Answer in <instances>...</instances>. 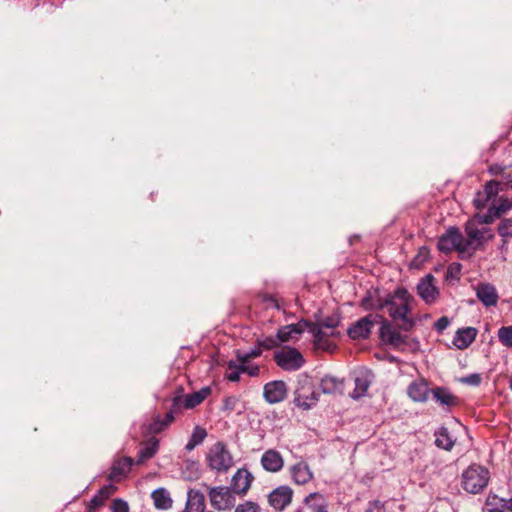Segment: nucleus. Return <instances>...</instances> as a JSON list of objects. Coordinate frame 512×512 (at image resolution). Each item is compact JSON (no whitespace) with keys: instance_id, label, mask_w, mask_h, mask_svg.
Masks as SVG:
<instances>
[{"instance_id":"f257e3e1","label":"nucleus","mask_w":512,"mask_h":512,"mask_svg":"<svg viewBox=\"0 0 512 512\" xmlns=\"http://www.w3.org/2000/svg\"><path fill=\"white\" fill-rule=\"evenodd\" d=\"M415 298L405 289L398 288L393 294L387 295V305L389 316L403 330H410L414 326V317L412 314Z\"/></svg>"},{"instance_id":"f03ea898","label":"nucleus","mask_w":512,"mask_h":512,"mask_svg":"<svg viewBox=\"0 0 512 512\" xmlns=\"http://www.w3.org/2000/svg\"><path fill=\"white\" fill-rule=\"evenodd\" d=\"M490 223H492L491 216H485L484 214L479 213L468 220L465 226V232L467 235L465 245L467 252L470 250L476 251L480 249L485 242L494 237L493 231L487 226Z\"/></svg>"},{"instance_id":"7ed1b4c3","label":"nucleus","mask_w":512,"mask_h":512,"mask_svg":"<svg viewBox=\"0 0 512 512\" xmlns=\"http://www.w3.org/2000/svg\"><path fill=\"white\" fill-rule=\"evenodd\" d=\"M489 470L478 464L470 465L461 476L462 488L471 494L480 493L489 483Z\"/></svg>"},{"instance_id":"20e7f679","label":"nucleus","mask_w":512,"mask_h":512,"mask_svg":"<svg viewBox=\"0 0 512 512\" xmlns=\"http://www.w3.org/2000/svg\"><path fill=\"white\" fill-rule=\"evenodd\" d=\"M206 463L216 473H226L233 467L234 459L223 442H216L207 451Z\"/></svg>"},{"instance_id":"39448f33","label":"nucleus","mask_w":512,"mask_h":512,"mask_svg":"<svg viewBox=\"0 0 512 512\" xmlns=\"http://www.w3.org/2000/svg\"><path fill=\"white\" fill-rule=\"evenodd\" d=\"M209 502L212 508L217 511H227L235 506L236 498L230 487L227 486H206Z\"/></svg>"},{"instance_id":"423d86ee","label":"nucleus","mask_w":512,"mask_h":512,"mask_svg":"<svg viewBox=\"0 0 512 512\" xmlns=\"http://www.w3.org/2000/svg\"><path fill=\"white\" fill-rule=\"evenodd\" d=\"M274 360L280 368L286 371H296L304 364L302 354L296 348L288 346L275 351Z\"/></svg>"},{"instance_id":"0eeeda50","label":"nucleus","mask_w":512,"mask_h":512,"mask_svg":"<svg viewBox=\"0 0 512 512\" xmlns=\"http://www.w3.org/2000/svg\"><path fill=\"white\" fill-rule=\"evenodd\" d=\"M438 248L441 252L449 253L454 250L460 254L467 252L465 239L456 227H450L447 231L439 237Z\"/></svg>"},{"instance_id":"6e6552de","label":"nucleus","mask_w":512,"mask_h":512,"mask_svg":"<svg viewBox=\"0 0 512 512\" xmlns=\"http://www.w3.org/2000/svg\"><path fill=\"white\" fill-rule=\"evenodd\" d=\"M378 319L382 316L369 314L359 319L348 328V336L353 340L367 339Z\"/></svg>"},{"instance_id":"1a4fd4ad","label":"nucleus","mask_w":512,"mask_h":512,"mask_svg":"<svg viewBox=\"0 0 512 512\" xmlns=\"http://www.w3.org/2000/svg\"><path fill=\"white\" fill-rule=\"evenodd\" d=\"M293 495L294 491L290 486H278L268 494V504L275 511L281 512L291 504Z\"/></svg>"},{"instance_id":"9d476101","label":"nucleus","mask_w":512,"mask_h":512,"mask_svg":"<svg viewBox=\"0 0 512 512\" xmlns=\"http://www.w3.org/2000/svg\"><path fill=\"white\" fill-rule=\"evenodd\" d=\"M211 393L210 387H203L197 392L187 395H177L173 397V407L175 410L193 409L201 404Z\"/></svg>"},{"instance_id":"9b49d317","label":"nucleus","mask_w":512,"mask_h":512,"mask_svg":"<svg viewBox=\"0 0 512 512\" xmlns=\"http://www.w3.org/2000/svg\"><path fill=\"white\" fill-rule=\"evenodd\" d=\"M253 481L252 473L246 468H240L232 476L230 489L234 494L244 496L249 491Z\"/></svg>"},{"instance_id":"f8f14e48","label":"nucleus","mask_w":512,"mask_h":512,"mask_svg":"<svg viewBox=\"0 0 512 512\" xmlns=\"http://www.w3.org/2000/svg\"><path fill=\"white\" fill-rule=\"evenodd\" d=\"M328 506V500L323 494L312 492L303 499L302 506L295 512H329Z\"/></svg>"},{"instance_id":"ddd939ff","label":"nucleus","mask_w":512,"mask_h":512,"mask_svg":"<svg viewBox=\"0 0 512 512\" xmlns=\"http://www.w3.org/2000/svg\"><path fill=\"white\" fill-rule=\"evenodd\" d=\"M500 183L497 181L488 182L483 191L476 194L474 198V205L477 209L490 207L492 202L496 201V196L500 190Z\"/></svg>"},{"instance_id":"4468645a","label":"nucleus","mask_w":512,"mask_h":512,"mask_svg":"<svg viewBox=\"0 0 512 512\" xmlns=\"http://www.w3.org/2000/svg\"><path fill=\"white\" fill-rule=\"evenodd\" d=\"M263 396L269 404L282 402L287 397V386L285 382L276 380L265 384Z\"/></svg>"},{"instance_id":"2eb2a0df","label":"nucleus","mask_w":512,"mask_h":512,"mask_svg":"<svg viewBox=\"0 0 512 512\" xmlns=\"http://www.w3.org/2000/svg\"><path fill=\"white\" fill-rule=\"evenodd\" d=\"M309 332L314 337V344L317 348L332 351L334 348V344H332L328 339L330 337H335L338 334H330V331L326 329L321 324H308Z\"/></svg>"},{"instance_id":"dca6fc26","label":"nucleus","mask_w":512,"mask_h":512,"mask_svg":"<svg viewBox=\"0 0 512 512\" xmlns=\"http://www.w3.org/2000/svg\"><path fill=\"white\" fill-rule=\"evenodd\" d=\"M434 277L429 274L425 276L417 285V291L419 296L427 303H434L438 297V289L434 284Z\"/></svg>"},{"instance_id":"f3484780","label":"nucleus","mask_w":512,"mask_h":512,"mask_svg":"<svg viewBox=\"0 0 512 512\" xmlns=\"http://www.w3.org/2000/svg\"><path fill=\"white\" fill-rule=\"evenodd\" d=\"M380 327V337L385 344L394 347H400L404 343L403 336L392 326V324L382 317Z\"/></svg>"},{"instance_id":"a211bd4d","label":"nucleus","mask_w":512,"mask_h":512,"mask_svg":"<svg viewBox=\"0 0 512 512\" xmlns=\"http://www.w3.org/2000/svg\"><path fill=\"white\" fill-rule=\"evenodd\" d=\"M261 465L264 470L276 473L283 468L284 459L278 451L269 449L263 453L261 457Z\"/></svg>"},{"instance_id":"6ab92c4d","label":"nucleus","mask_w":512,"mask_h":512,"mask_svg":"<svg viewBox=\"0 0 512 512\" xmlns=\"http://www.w3.org/2000/svg\"><path fill=\"white\" fill-rule=\"evenodd\" d=\"M476 295L479 301L486 307L495 306L499 299L496 288L489 283L478 284Z\"/></svg>"},{"instance_id":"aec40b11","label":"nucleus","mask_w":512,"mask_h":512,"mask_svg":"<svg viewBox=\"0 0 512 512\" xmlns=\"http://www.w3.org/2000/svg\"><path fill=\"white\" fill-rule=\"evenodd\" d=\"M290 475L292 480L297 485H305L313 479V472L309 465L300 461L290 467Z\"/></svg>"},{"instance_id":"412c9836","label":"nucleus","mask_w":512,"mask_h":512,"mask_svg":"<svg viewBox=\"0 0 512 512\" xmlns=\"http://www.w3.org/2000/svg\"><path fill=\"white\" fill-rule=\"evenodd\" d=\"M360 305L364 310H383L387 305V297L382 298L377 290H370L362 298Z\"/></svg>"},{"instance_id":"4be33fe9","label":"nucleus","mask_w":512,"mask_h":512,"mask_svg":"<svg viewBox=\"0 0 512 512\" xmlns=\"http://www.w3.org/2000/svg\"><path fill=\"white\" fill-rule=\"evenodd\" d=\"M306 327H308L307 322H299L297 324H291L281 327L277 332V336L280 343L297 339L298 336L304 331Z\"/></svg>"},{"instance_id":"5701e85b","label":"nucleus","mask_w":512,"mask_h":512,"mask_svg":"<svg viewBox=\"0 0 512 512\" xmlns=\"http://www.w3.org/2000/svg\"><path fill=\"white\" fill-rule=\"evenodd\" d=\"M355 388L351 393V397L354 399H359L363 397L370 384L372 382V374L369 371H361L359 372L354 379Z\"/></svg>"},{"instance_id":"b1692460","label":"nucleus","mask_w":512,"mask_h":512,"mask_svg":"<svg viewBox=\"0 0 512 512\" xmlns=\"http://www.w3.org/2000/svg\"><path fill=\"white\" fill-rule=\"evenodd\" d=\"M205 496L202 492L190 489L187 493L185 510L188 512H205Z\"/></svg>"},{"instance_id":"393cba45","label":"nucleus","mask_w":512,"mask_h":512,"mask_svg":"<svg viewBox=\"0 0 512 512\" xmlns=\"http://www.w3.org/2000/svg\"><path fill=\"white\" fill-rule=\"evenodd\" d=\"M476 335L477 330L473 327L460 329L456 332V335L454 336L453 344L458 349H466L475 340Z\"/></svg>"},{"instance_id":"a878e982","label":"nucleus","mask_w":512,"mask_h":512,"mask_svg":"<svg viewBox=\"0 0 512 512\" xmlns=\"http://www.w3.org/2000/svg\"><path fill=\"white\" fill-rule=\"evenodd\" d=\"M132 463L133 461L130 457H125L115 461L112 466L109 479L118 481L120 478L124 477L130 471Z\"/></svg>"},{"instance_id":"bb28decb","label":"nucleus","mask_w":512,"mask_h":512,"mask_svg":"<svg viewBox=\"0 0 512 512\" xmlns=\"http://www.w3.org/2000/svg\"><path fill=\"white\" fill-rule=\"evenodd\" d=\"M512 208V201L509 199L500 197H496V201L492 202L491 206L488 208V211L484 213L485 216H491L492 222L499 217L501 214L507 212Z\"/></svg>"},{"instance_id":"cd10ccee","label":"nucleus","mask_w":512,"mask_h":512,"mask_svg":"<svg viewBox=\"0 0 512 512\" xmlns=\"http://www.w3.org/2000/svg\"><path fill=\"white\" fill-rule=\"evenodd\" d=\"M153 503L157 509L166 510L172 507L173 500L169 491L165 488H158L151 494Z\"/></svg>"},{"instance_id":"c85d7f7f","label":"nucleus","mask_w":512,"mask_h":512,"mask_svg":"<svg viewBox=\"0 0 512 512\" xmlns=\"http://www.w3.org/2000/svg\"><path fill=\"white\" fill-rule=\"evenodd\" d=\"M407 392L413 401L424 402L428 398L429 389L426 383L415 381L408 386Z\"/></svg>"},{"instance_id":"c756f323","label":"nucleus","mask_w":512,"mask_h":512,"mask_svg":"<svg viewBox=\"0 0 512 512\" xmlns=\"http://www.w3.org/2000/svg\"><path fill=\"white\" fill-rule=\"evenodd\" d=\"M342 388V381L333 376H325L320 382V389L324 394H333L340 391Z\"/></svg>"},{"instance_id":"7c9ffc66","label":"nucleus","mask_w":512,"mask_h":512,"mask_svg":"<svg viewBox=\"0 0 512 512\" xmlns=\"http://www.w3.org/2000/svg\"><path fill=\"white\" fill-rule=\"evenodd\" d=\"M432 393L435 401L439 402L442 405L454 406L457 404L456 397L445 388L437 387L432 391Z\"/></svg>"},{"instance_id":"2f4dec72","label":"nucleus","mask_w":512,"mask_h":512,"mask_svg":"<svg viewBox=\"0 0 512 512\" xmlns=\"http://www.w3.org/2000/svg\"><path fill=\"white\" fill-rule=\"evenodd\" d=\"M505 498H499L496 495H489L486 499V509L488 512H511L506 506H504Z\"/></svg>"},{"instance_id":"473e14b6","label":"nucleus","mask_w":512,"mask_h":512,"mask_svg":"<svg viewBox=\"0 0 512 512\" xmlns=\"http://www.w3.org/2000/svg\"><path fill=\"white\" fill-rule=\"evenodd\" d=\"M180 411L181 410H175L172 405L170 410L166 413L164 420H160L159 418L156 419L151 425V430L156 433L162 431L165 427L174 421L175 414Z\"/></svg>"},{"instance_id":"72a5a7b5","label":"nucleus","mask_w":512,"mask_h":512,"mask_svg":"<svg viewBox=\"0 0 512 512\" xmlns=\"http://www.w3.org/2000/svg\"><path fill=\"white\" fill-rule=\"evenodd\" d=\"M435 436H436L435 444L439 448H442V449H445V450H451L452 449V447L454 445V441L450 437V435L448 433V430L446 428L439 429L435 433Z\"/></svg>"},{"instance_id":"f704fd0d","label":"nucleus","mask_w":512,"mask_h":512,"mask_svg":"<svg viewBox=\"0 0 512 512\" xmlns=\"http://www.w3.org/2000/svg\"><path fill=\"white\" fill-rule=\"evenodd\" d=\"M497 337L499 342L506 348H512V326H502L498 329Z\"/></svg>"},{"instance_id":"c9c22d12","label":"nucleus","mask_w":512,"mask_h":512,"mask_svg":"<svg viewBox=\"0 0 512 512\" xmlns=\"http://www.w3.org/2000/svg\"><path fill=\"white\" fill-rule=\"evenodd\" d=\"M158 449V441H152L150 443H148L145 447H143L140 451H139V462H143L147 459H150L151 457L154 456V454L156 453Z\"/></svg>"},{"instance_id":"e433bc0d","label":"nucleus","mask_w":512,"mask_h":512,"mask_svg":"<svg viewBox=\"0 0 512 512\" xmlns=\"http://www.w3.org/2000/svg\"><path fill=\"white\" fill-rule=\"evenodd\" d=\"M243 373L242 369H240V363L235 361H230L228 363V372L226 374V378L229 381L237 382L240 379V374Z\"/></svg>"},{"instance_id":"4c0bfd02","label":"nucleus","mask_w":512,"mask_h":512,"mask_svg":"<svg viewBox=\"0 0 512 512\" xmlns=\"http://www.w3.org/2000/svg\"><path fill=\"white\" fill-rule=\"evenodd\" d=\"M234 512H262V509L258 503L248 500L238 504Z\"/></svg>"},{"instance_id":"58836bf2","label":"nucleus","mask_w":512,"mask_h":512,"mask_svg":"<svg viewBox=\"0 0 512 512\" xmlns=\"http://www.w3.org/2000/svg\"><path fill=\"white\" fill-rule=\"evenodd\" d=\"M498 233L503 238L512 236V219H503L498 226Z\"/></svg>"},{"instance_id":"ea45409f","label":"nucleus","mask_w":512,"mask_h":512,"mask_svg":"<svg viewBox=\"0 0 512 512\" xmlns=\"http://www.w3.org/2000/svg\"><path fill=\"white\" fill-rule=\"evenodd\" d=\"M262 353V350L260 347L251 349L249 352L242 353L240 351H237V359L238 362H249L250 359L256 358L260 356Z\"/></svg>"},{"instance_id":"a19ab883","label":"nucleus","mask_w":512,"mask_h":512,"mask_svg":"<svg viewBox=\"0 0 512 512\" xmlns=\"http://www.w3.org/2000/svg\"><path fill=\"white\" fill-rule=\"evenodd\" d=\"M340 318L338 316H330L324 319L323 321L319 322L318 324L323 325L326 327L327 330L330 331V334H339L336 332L335 328L339 325Z\"/></svg>"},{"instance_id":"79ce46f5","label":"nucleus","mask_w":512,"mask_h":512,"mask_svg":"<svg viewBox=\"0 0 512 512\" xmlns=\"http://www.w3.org/2000/svg\"><path fill=\"white\" fill-rule=\"evenodd\" d=\"M206 436H207V433H206L205 429L197 426L194 428L189 440L192 441L197 446L204 441Z\"/></svg>"},{"instance_id":"37998d69","label":"nucleus","mask_w":512,"mask_h":512,"mask_svg":"<svg viewBox=\"0 0 512 512\" xmlns=\"http://www.w3.org/2000/svg\"><path fill=\"white\" fill-rule=\"evenodd\" d=\"M111 512H129L128 503L122 499H114L111 504Z\"/></svg>"},{"instance_id":"c03bdc74","label":"nucleus","mask_w":512,"mask_h":512,"mask_svg":"<svg viewBox=\"0 0 512 512\" xmlns=\"http://www.w3.org/2000/svg\"><path fill=\"white\" fill-rule=\"evenodd\" d=\"M240 369L243 373H247L250 376H257L259 374V367L257 365H251L249 362H239Z\"/></svg>"},{"instance_id":"a18cd8bd","label":"nucleus","mask_w":512,"mask_h":512,"mask_svg":"<svg viewBox=\"0 0 512 512\" xmlns=\"http://www.w3.org/2000/svg\"><path fill=\"white\" fill-rule=\"evenodd\" d=\"M460 271H461V265L457 264V263H453L447 269L446 278L447 279H458Z\"/></svg>"},{"instance_id":"49530a36","label":"nucleus","mask_w":512,"mask_h":512,"mask_svg":"<svg viewBox=\"0 0 512 512\" xmlns=\"http://www.w3.org/2000/svg\"><path fill=\"white\" fill-rule=\"evenodd\" d=\"M461 382L471 386H478L481 383V375L478 373L470 374L463 377Z\"/></svg>"},{"instance_id":"de8ad7c7","label":"nucleus","mask_w":512,"mask_h":512,"mask_svg":"<svg viewBox=\"0 0 512 512\" xmlns=\"http://www.w3.org/2000/svg\"><path fill=\"white\" fill-rule=\"evenodd\" d=\"M259 344L261 347H263L265 349H272V348L277 347L280 344V341L278 339V336L276 335V337L271 336V337L265 338Z\"/></svg>"},{"instance_id":"09e8293b","label":"nucleus","mask_w":512,"mask_h":512,"mask_svg":"<svg viewBox=\"0 0 512 512\" xmlns=\"http://www.w3.org/2000/svg\"><path fill=\"white\" fill-rule=\"evenodd\" d=\"M450 325V320L446 316L440 317L434 324V328L439 332H443Z\"/></svg>"},{"instance_id":"8fccbe9b","label":"nucleus","mask_w":512,"mask_h":512,"mask_svg":"<svg viewBox=\"0 0 512 512\" xmlns=\"http://www.w3.org/2000/svg\"><path fill=\"white\" fill-rule=\"evenodd\" d=\"M115 490L116 488L113 485H108L101 488L98 494L102 496L104 500H106L115 492Z\"/></svg>"},{"instance_id":"3c124183","label":"nucleus","mask_w":512,"mask_h":512,"mask_svg":"<svg viewBox=\"0 0 512 512\" xmlns=\"http://www.w3.org/2000/svg\"><path fill=\"white\" fill-rule=\"evenodd\" d=\"M366 512H384V506L381 502L374 501V502L370 503Z\"/></svg>"},{"instance_id":"603ef678","label":"nucleus","mask_w":512,"mask_h":512,"mask_svg":"<svg viewBox=\"0 0 512 512\" xmlns=\"http://www.w3.org/2000/svg\"><path fill=\"white\" fill-rule=\"evenodd\" d=\"M104 499L99 494L95 495L91 500V507L96 508L104 503Z\"/></svg>"},{"instance_id":"864d4df0","label":"nucleus","mask_w":512,"mask_h":512,"mask_svg":"<svg viewBox=\"0 0 512 512\" xmlns=\"http://www.w3.org/2000/svg\"><path fill=\"white\" fill-rule=\"evenodd\" d=\"M196 447V445L192 442V441H188V443L186 444L185 446V449L188 450V451H191L193 450L194 448Z\"/></svg>"},{"instance_id":"5fc2aeb1","label":"nucleus","mask_w":512,"mask_h":512,"mask_svg":"<svg viewBox=\"0 0 512 512\" xmlns=\"http://www.w3.org/2000/svg\"><path fill=\"white\" fill-rule=\"evenodd\" d=\"M504 506H506L509 510H512V497L504 501Z\"/></svg>"},{"instance_id":"6e6d98bb","label":"nucleus","mask_w":512,"mask_h":512,"mask_svg":"<svg viewBox=\"0 0 512 512\" xmlns=\"http://www.w3.org/2000/svg\"><path fill=\"white\" fill-rule=\"evenodd\" d=\"M300 405L303 406L305 409L310 408V404L301 403Z\"/></svg>"},{"instance_id":"4d7b16f0","label":"nucleus","mask_w":512,"mask_h":512,"mask_svg":"<svg viewBox=\"0 0 512 512\" xmlns=\"http://www.w3.org/2000/svg\"><path fill=\"white\" fill-rule=\"evenodd\" d=\"M509 387L512 390V374H511V377H510V380H509Z\"/></svg>"},{"instance_id":"13d9d810","label":"nucleus","mask_w":512,"mask_h":512,"mask_svg":"<svg viewBox=\"0 0 512 512\" xmlns=\"http://www.w3.org/2000/svg\"><path fill=\"white\" fill-rule=\"evenodd\" d=\"M312 399H313L314 401H316V400H317V398H316V396H315V393H312Z\"/></svg>"}]
</instances>
